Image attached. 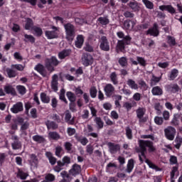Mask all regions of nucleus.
<instances>
[{"label":"nucleus","mask_w":182,"mask_h":182,"mask_svg":"<svg viewBox=\"0 0 182 182\" xmlns=\"http://www.w3.org/2000/svg\"><path fill=\"white\" fill-rule=\"evenodd\" d=\"M169 92H172V93H176L180 90V87L177 84L170 85L168 87Z\"/></svg>","instance_id":"2f4dec72"},{"label":"nucleus","mask_w":182,"mask_h":182,"mask_svg":"<svg viewBox=\"0 0 182 182\" xmlns=\"http://www.w3.org/2000/svg\"><path fill=\"white\" fill-rule=\"evenodd\" d=\"M46 156L48 159V160H49L50 164H52V166H54V164H56V158L53 157V155L52 154V153L46 152Z\"/></svg>","instance_id":"c85d7f7f"},{"label":"nucleus","mask_w":182,"mask_h":182,"mask_svg":"<svg viewBox=\"0 0 182 182\" xmlns=\"http://www.w3.org/2000/svg\"><path fill=\"white\" fill-rule=\"evenodd\" d=\"M30 163L33 167H36V166H38V158L35 154L31 155Z\"/></svg>","instance_id":"72a5a7b5"},{"label":"nucleus","mask_w":182,"mask_h":182,"mask_svg":"<svg viewBox=\"0 0 182 182\" xmlns=\"http://www.w3.org/2000/svg\"><path fill=\"white\" fill-rule=\"evenodd\" d=\"M128 6H129V8L132 9L134 12H137L140 11V6L139 5V3L136 1L129 2L128 4Z\"/></svg>","instance_id":"412c9836"},{"label":"nucleus","mask_w":182,"mask_h":182,"mask_svg":"<svg viewBox=\"0 0 182 182\" xmlns=\"http://www.w3.org/2000/svg\"><path fill=\"white\" fill-rule=\"evenodd\" d=\"M147 34L151 36H159V27L157 26V23H154V26L148 30Z\"/></svg>","instance_id":"2eb2a0df"},{"label":"nucleus","mask_w":182,"mask_h":182,"mask_svg":"<svg viewBox=\"0 0 182 182\" xmlns=\"http://www.w3.org/2000/svg\"><path fill=\"white\" fill-rule=\"evenodd\" d=\"M127 85L130 87V89H132V90H137L139 89V85L136 83V81L129 79L127 82Z\"/></svg>","instance_id":"5701e85b"},{"label":"nucleus","mask_w":182,"mask_h":182,"mask_svg":"<svg viewBox=\"0 0 182 182\" xmlns=\"http://www.w3.org/2000/svg\"><path fill=\"white\" fill-rule=\"evenodd\" d=\"M145 163L149 166L150 168H152L153 170H156V171H159V167L157 166L154 165L152 162L150 161L149 159H145Z\"/></svg>","instance_id":"c03bdc74"},{"label":"nucleus","mask_w":182,"mask_h":182,"mask_svg":"<svg viewBox=\"0 0 182 182\" xmlns=\"http://www.w3.org/2000/svg\"><path fill=\"white\" fill-rule=\"evenodd\" d=\"M58 75H54L52 77L51 87L54 92H58Z\"/></svg>","instance_id":"aec40b11"},{"label":"nucleus","mask_w":182,"mask_h":182,"mask_svg":"<svg viewBox=\"0 0 182 182\" xmlns=\"http://www.w3.org/2000/svg\"><path fill=\"white\" fill-rule=\"evenodd\" d=\"M146 114V109L139 107L136 109V117H138L140 123H146L147 122V117H144Z\"/></svg>","instance_id":"0eeeda50"},{"label":"nucleus","mask_w":182,"mask_h":182,"mask_svg":"<svg viewBox=\"0 0 182 182\" xmlns=\"http://www.w3.org/2000/svg\"><path fill=\"white\" fill-rule=\"evenodd\" d=\"M109 153L111 154H116L117 151H120V145L112 142L107 144Z\"/></svg>","instance_id":"9d476101"},{"label":"nucleus","mask_w":182,"mask_h":182,"mask_svg":"<svg viewBox=\"0 0 182 182\" xmlns=\"http://www.w3.org/2000/svg\"><path fill=\"white\" fill-rule=\"evenodd\" d=\"M134 25H136V21H125L124 22L123 29H125V31H133Z\"/></svg>","instance_id":"f8f14e48"},{"label":"nucleus","mask_w":182,"mask_h":182,"mask_svg":"<svg viewBox=\"0 0 182 182\" xmlns=\"http://www.w3.org/2000/svg\"><path fill=\"white\" fill-rule=\"evenodd\" d=\"M100 48L102 50H105V52L110 50V46H109V42L105 36L101 38Z\"/></svg>","instance_id":"1a4fd4ad"},{"label":"nucleus","mask_w":182,"mask_h":182,"mask_svg":"<svg viewBox=\"0 0 182 182\" xmlns=\"http://www.w3.org/2000/svg\"><path fill=\"white\" fill-rule=\"evenodd\" d=\"M95 122L96 124L98 126L99 129L103 128V121H102V119H100V117H96Z\"/></svg>","instance_id":"4d7b16f0"},{"label":"nucleus","mask_w":182,"mask_h":182,"mask_svg":"<svg viewBox=\"0 0 182 182\" xmlns=\"http://www.w3.org/2000/svg\"><path fill=\"white\" fill-rule=\"evenodd\" d=\"M22 110H23V104L21 102L14 105L11 108V112L14 114L19 113V112H22Z\"/></svg>","instance_id":"9b49d317"},{"label":"nucleus","mask_w":182,"mask_h":182,"mask_svg":"<svg viewBox=\"0 0 182 182\" xmlns=\"http://www.w3.org/2000/svg\"><path fill=\"white\" fill-rule=\"evenodd\" d=\"M70 119H72V115L70 114V112L69 111L65 112V120L68 123H70Z\"/></svg>","instance_id":"69168bd1"},{"label":"nucleus","mask_w":182,"mask_h":182,"mask_svg":"<svg viewBox=\"0 0 182 182\" xmlns=\"http://www.w3.org/2000/svg\"><path fill=\"white\" fill-rule=\"evenodd\" d=\"M33 31L34 32L33 33L34 35H36V36H41V35L43 33V32L42 31V28L39 27H36V26L33 27Z\"/></svg>","instance_id":"09e8293b"},{"label":"nucleus","mask_w":182,"mask_h":182,"mask_svg":"<svg viewBox=\"0 0 182 182\" xmlns=\"http://www.w3.org/2000/svg\"><path fill=\"white\" fill-rule=\"evenodd\" d=\"M35 70H37V72H38L39 73H41V75H42V76H46V73L45 72L43 65H40V64L37 65L35 67Z\"/></svg>","instance_id":"473e14b6"},{"label":"nucleus","mask_w":182,"mask_h":182,"mask_svg":"<svg viewBox=\"0 0 182 182\" xmlns=\"http://www.w3.org/2000/svg\"><path fill=\"white\" fill-rule=\"evenodd\" d=\"M110 79L111 81L112 82V83L114 85H117L118 81H117V75L116 74V73H112L110 75Z\"/></svg>","instance_id":"864d4df0"},{"label":"nucleus","mask_w":182,"mask_h":182,"mask_svg":"<svg viewBox=\"0 0 182 182\" xmlns=\"http://www.w3.org/2000/svg\"><path fill=\"white\" fill-rule=\"evenodd\" d=\"M41 100L43 103H49V102H50V98L45 93H41Z\"/></svg>","instance_id":"79ce46f5"},{"label":"nucleus","mask_w":182,"mask_h":182,"mask_svg":"<svg viewBox=\"0 0 182 182\" xmlns=\"http://www.w3.org/2000/svg\"><path fill=\"white\" fill-rule=\"evenodd\" d=\"M154 123L158 126H161L164 123V119L161 117L156 116L154 117Z\"/></svg>","instance_id":"37998d69"},{"label":"nucleus","mask_w":182,"mask_h":182,"mask_svg":"<svg viewBox=\"0 0 182 182\" xmlns=\"http://www.w3.org/2000/svg\"><path fill=\"white\" fill-rule=\"evenodd\" d=\"M104 91L106 96H107V97H110V96L113 95V92H114V87H113L112 84H107L104 87Z\"/></svg>","instance_id":"4468645a"},{"label":"nucleus","mask_w":182,"mask_h":182,"mask_svg":"<svg viewBox=\"0 0 182 182\" xmlns=\"http://www.w3.org/2000/svg\"><path fill=\"white\" fill-rule=\"evenodd\" d=\"M82 63L84 66H89L93 63V57L87 53H84L82 56Z\"/></svg>","instance_id":"6e6552de"},{"label":"nucleus","mask_w":182,"mask_h":182,"mask_svg":"<svg viewBox=\"0 0 182 182\" xmlns=\"http://www.w3.org/2000/svg\"><path fill=\"white\" fill-rule=\"evenodd\" d=\"M167 39L168 43L170 46H174V45H176V38H174V37L168 36Z\"/></svg>","instance_id":"bf43d9fd"},{"label":"nucleus","mask_w":182,"mask_h":182,"mask_svg":"<svg viewBox=\"0 0 182 182\" xmlns=\"http://www.w3.org/2000/svg\"><path fill=\"white\" fill-rule=\"evenodd\" d=\"M178 76V70L173 69L171 70L168 75L169 80H174V79H176V77H177Z\"/></svg>","instance_id":"a878e982"},{"label":"nucleus","mask_w":182,"mask_h":182,"mask_svg":"<svg viewBox=\"0 0 182 182\" xmlns=\"http://www.w3.org/2000/svg\"><path fill=\"white\" fill-rule=\"evenodd\" d=\"M161 79V77L153 76L151 78V86H154V85H156V83H159V82H160Z\"/></svg>","instance_id":"13d9d810"},{"label":"nucleus","mask_w":182,"mask_h":182,"mask_svg":"<svg viewBox=\"0 0 182 182\" xmlns=\"http://www.w3.org/2000/svg\"><path fill=\"white\" fill-rule=\"evenodd\" d=\"M137 62L140 63L141 66H146V60L141 57H137Z\"/></svg>","instance_id":"338daca9"},{"label":"nucleus","mask_w":182,"mask_h":182,"mask_svg":"<svg viewBox=\"0 0 182 182\" xmlns=\"http://www.w3.org/2000/svg\"><path fill=\"white\" fill-rule=\"evenodd\" d=\"M49 139H52L53 140H59L60 139V136L57 132H53L48 134Z\"/></svg>","instance_id":"a19ab883"},{"label":"nucleus","mask_w":182,"mask_h":182,"mask_svg":"<svg viewBox=\"0 0 182 182\" xmlns=\"http://www.w3.org/2000/svg\"><path fill=\"white\" fill-rule=\"evenodd\" d=\"M52 29L53 31H45V36H46L47 39H56V38L59 36V28L53 26Z\"/></svg>","instance_id":"39448f33"},{"label":"nucleus","mask_w":182,"mask_h":182,"mask_svg":"<svg viewBox=\"0 0 182 182\" xmlns=\"http://www.w3.org/2000/svg\"><path fill=\"white\" fill-rule=\"evenodd\" d=\"M162 116H163V119L164 120H170V112L167 110H165L163 112V114H162Z\"/></svg>","instance_id":"680f3d73"},{"label":"nucleus","mask_w":182,"mask_h":182,"mask_svg":"<svg viewBox=\"0 0 182 182\" xmlns=\"http://www.w3.org/2000/svg\"><path fill=\"white\" fill-rule=\"evenodd\" d=\"M182 138L177 136L175 139V147L176 149H180L181 147Z\"/></svg>","instance_id":"3c124183"},{"label":"nucleus","mask_w":182,"mask_h":182,"mask_svg":"<svg viewBox=\"0 0 182 182\" xmlns=\"http://www.w3.org/2000/svg\"><path fill=\"white\" fill-rule=\"evenodd\" d=\"M25 29H26V31H31V29H33V21L32 19L26 18Z\"/></svg>","instance_id":"bb28decb"},{"label":"nucleus","mask_w":182,"mask_h":182,"mask_svg":"<svg viewBox=\"0 0 182 182\" xmlns=\"http://www.w3.org/2000/svg\"><path fill=\"white\" fill-rule=\"evenodd\" d=\"M17 123H23V119L22 118H18L15 124H13L11 125V129L12 130H17L18 129V124H16Z\"/></svg>","instance_id":"8fccbe9b"},{"label":"nucleus","mask_w":182,"mask_h":182,"mask_svg":"<svg viewBox=\"0 0 182 182\" xmlns=\"http://www.w3.org/2000/svg\"><path fill=\"white\" fill-rule=\"evenodd\" d=\"M6 72L9 77H16V75H18L16 71H15V70H14L12 68H6Z\"/></svg>","instance_id":"7c9ffc66"},{"label":"nucleus","mask_w":182,"mask_h":182,"mask_svg":"<svg viewBox=\"0 0 182 182\" xmlns=\"http://www.w3.org/2000/svg\"><path fill=\"white\" fill-rule=\"evenodd\" d=\"M171 164H177V156H171L169 159Z\"/></svg>","instance_id":"774afa93"},{"label":"nucleus","mask_w":182,"mask_h":182,"mask_svg":"<svg viewBox=\"0 0 182 182\" xmlns=\"http://www.w3.org/2000/svg\"><path fill=\"white\" fill-rule=\"evenodd\" d=\"M75 138L76 139V140H77V141L81 143L82 146H86V144L89 143V140L85 136H79L77 135H75Z\"/></svg>","instance_id":"393cba45"},{"label":"nucleus","mask_w":182,"mask_h":182,"mask_svg":"<svg viewBox=\"0 0 182 182\" xmlns=\"http://www.w3.org/2000/svg\"><path fill=\"white\" fill-rule=\"evenodd\" d=\"M117 36L122 40H119L117 42V52H123L124 50V48H126V45H129V43H130L132 38L129 36H124V34L122 31L117 33Z\"/></svg>","instance_id":"f257e3e1"},{"label":"nucleus","mask_w":182,"mask_h":182,"mask_svg":"<svg viewBox=\"0 0 182 182\" xmlns=\"http://www.w3.org/2000/svg\"><path fill=\"white\" fill-rule=\"evenodd\" d=\"M67 97L70 100V102H75L76 100V96L72 92H67Z\"/></svg>","instance_id":"603ef678"},{"label":"nucleus","mask_w":182,"mask_h":182,"mask_svg":"<svg viewBox=\"0 0 182 182\" xmlns=\"http://www.w3.org/2000/svg\"><path fill=\"white\" fill-rule=\"evenodd\" d=\"M125 132L127 139L129 140H132V139H133V132L132 131V129H130V127H128L125 129Z\"/></svg>","instance_id":"a18cd8bd"},{"label":"nucleus","mask_w":182,"mask_h":182,"mask_svg":"<svg viewBox=\"0 0 182 182\" xmlns=\"http://www.w3.org/2000/svg\"><path fill=\"white\" fill-rule=\"evenodd\" d=\"M63 166H65L64 164H63L62 161H58L57 162V166L54 167V171H56V173H60V171H62Z\"/></svg>","instance_id":"4c0bfd02"},{"label":"nucleus","mask_w":182,"mask_h":182,"mask_svg":"<svg viewBox=\"0 0 182 182\" xmlns=\"http://www.w3.org/2000/svg\"><path fill=\"white\" fill-rule=\"evenodd\" d=\"M11 140H14V142L11 144L14 150H18V149H21V147H22V144L18 139V136L13 135L11 136Z\"/></svg>","instance_id":"ddd939ff"},{"label":"nucleus","mask_w":182,"mask_h":182,"mask_svg":"<svg viewBox=\"0 0 182 182\" xmlns=\"http://www.w3.org/2000/svg\"><path fill=\"white\" fill-rule=\"evenodd\" d=\"M4 92L7 93V95H11L15 96L16 95V92L15 91V88L12 85H6L4 86Z\"/></svg>","instance_id":"6ab92c4d"},{"label":"nucleus","mask_w":182,"mask_h":182,"mask_svg":"<svg viewBox=\"0 0 182 182\" xmlns=\"http://www.w3.org/2000/svg\"><path fill=\"white\" fill-rule=\"evenodd\" d=\"M61 177H63V179L60 181V182H70L73 180L72 176H70V174H69L67 171H63L60 173Z\"/></svg>","instance_id":"dca6fc26"},{"label":"nucleus","mask_w":182,"mask_h":182,"mask_svg":"<svg viewBox=\"0 0 182 182\" xmlns=\"http://www.w3.org/2000/svg\"><path fill=\"white\" fill-rule=\"evenodd\" d=\"M80 171H81L80 166L77 164H74L73 166V168L70 170V174H71V176H77V174H79Z\"/></svg>","instance_id":"f3484780"},{"label":"nucleus","mask_w":182,"mask_h":182,"mask_svg":"<svg viewBox=\"0 0 182 182\" xmlns=\"http://www.w3.org/2000/svg\"><path fill=\"white\" fill-rule=\"evenodd\" d=\"M133 168H134V160L129 159L127 164V172L132 173V171H133Z\"/></svg>","instance_id":"c756f323"},{"label":"nucleus","mask_w":182,"mask_h":182,"mask_svg":"<svg viewBox=\"0 0 182 182\" xmlns=\"http://www.w3.org/2000/svg\"><path fill=\"white\" fill-rule=\"evenodd\" d=\"M139 147L141 149V154L139 155V160L143 161V159H146V156L144 155V151H146V147H149L150 151H154V146H153V143L150 141H139Z\"/></svg>","instance_id":"f03ea898"},{"label":"nucleus","mask_w":182,"mask_h":182,"mask_svg":"<svg viewBox=\"0 0 182 182\" xmlns=\"http://www.w3.org/2000/svg\"><path fill=\"white\" fill-rule=\"evenodd\" d=\"M33 140L37 143H43V141H45V138L40 135H35L33 136Z\"/></svg>","instance_id":"49530a36"},{"label":"nucleus","mask_w":182,"mask_h":182,"mask_svg":"<svg viewBox=\"0 0 182 182\" xmlns=\"http://www.w3.org/2000/svg\"><path fill=\"white\" fill-rule=\"evenodd\" d=\"M98 22H100V25H102V26H105L106 25H108L109 23V18H107V17H100L97 19Z\"/></svg>","instance_id":"e433bc0d"},{"label":"nucleus","mask_w":182,"mask_h":182,"mask_svg":"<svg viewBox=\"0 0 182 182\" xmlns=\"http://www.w3.org/2000/svg\"><path fill=\"white\" fill-rule=\"evenodd\" d=\"M151 93L154 96H161L163 95V90L159 87H154L151 90Z\"/></svg>","instance_id":"b1692460"},{"label":"nucleus","mask_w":182,"mask_h":182,"mask_svg":"<svg viewBox=\"0 0 182 182\" xmlns=\"http://www.w3.org/2000/svg\"><path fill=\"white\" fill-rule=\"evenodd\" d=\"M16 89L20 95H25V93H26V88L23 85H18Z\"/></svg>","instance_id":"6e6d98bb"},{"label":"nucleus","mask_w":182,"mask_h":182,"mask_svg":"<svg viewBox=\"0 0 182 182\" xmlns=\"http://www.w3.org/2000/svg\"><path fill=\"white\" fill-rule=\"evenodd\" d=\"M90 93L91 97L95 98L97 95V90H96V87H93L90 89Z\"/></svg>","instance_id":"e2e57ef3"},{"label":"nucleus","mask_w":182,"mask_h":182,"mask_svg":"<svg viewBox=\"0 0 182 182\" xmlns=\"http://www.w3.org/2000/svg\"><path fill=\"white\" fill-rule=\"evenodd\" d=\"M17 176L21 180H26V178L28 177V176H29V174H28V173H26V172H23V171H22V170H18Z\"/></svg>","instance_id":"ea45409f"},{"label":"nucleus","mask_w":182,"mask_h":182,"mask_svg":"<svg viewBox=\"0 0 182 182\" xmlns=\"http://www.w3.org/2000/svg\"><path fill=\"white\" fill-rule=\"evenodd\" d=\"M64 29L65 31V38L70 42H72L73 39H75V36H76V28L75 26H73L70 23H68L64 24Z\"/></svg>","instance_id":"7ed1b4c3"},{"label":"nucleus","mask_w":182,"mask_h":182,"mask_svg":"<svg viewBox=\"0 0 182 182\" xmlns=\"http://www.w3.org/2000/svg\"><path fill=\"white\" fill-rule=\"evenodd\" d=\"M178 123H180V114H174L171 124L173 126H178Z\"/></svg>","instance_id":"cd10ccee"},{"label":"nucleus","mask_w":182,"mask_h":182,"mask_svg":"<svg viewBox=\"0 0 182 182\" xmlns=\"http://www.w3.org/2000/svg\"><path fill=\"white\" fill-rule=\"evenodd\" d=\"M119 63L122 67L126 66L127 65V58L126 57H122L119 60Z\"/></svg>","instance_id":"052dcab7"},{"label":"nucleus","mask_w":182,"mask_h":182,"mask_svg":"<svg viewBox=\"0 0 182 182\" xmlns=\"http://www.w3.org/2000/svg\"><path fill=\"white\" fill-rule=\"evenodd\" d=\"M55 181V175L52 174V173H48L46 176V181Z\"/></svg>","instance_id":"0e129e2a"},{"label":"nucleus","mask_w":182,"mask_h":182,"mask_svg":"<svg viewBox=\"0 0 182 182\" xmlns=\"http://www.w3.org/2000/svg\"><path fill=\"white\" fill-rule=\"evenodd\" d=\"M66 56H69V50H64L58 53L59 59H65Z\"/></svg>","instance_id":"de8ad7c7"},{"label":"nucleus","mask_w":182,"mask_h":182,"mask_svg":"<svg viewBox=\"0 0 182 182\" xmlns=\"http://www.w3.org/2000/svg\"><path fill=\"white\" fill-rule=\"evenodd\" d=\"M24 41L25 42H31V43H35V37H33L32 35H24Z\"/></svg>","instance_id":"58836bf2"},{"label":"nucleus","mask_w":182,"mask_h":182,"mask_svg":"<svg viewBox=\"0 0 182 182\" xmlns=\"http://www.w3.org/2000/svg\"><path fill=\"white\" fill-rule=\"evenodd\" d=\"M11 69H16V70L22 72L25 69V66L21 64L11 65Z\"/></svg>","instance_id":"5fc2aeb1"},{"label":"nucleus","mask_w":182,"mask_h":182,"mask_svg":"<svg viewBox=\"0 0 182 182\" xmlns=\"http://www.w3.org/2000/svg\"><path fill=\"white\" fill-rule=\"evenodd\" d=\"M166 138L168 140L172 141L174 140V137H176V128L169 126L164 129V130Z\"/></svg>","instance_id":"20e7f679"},{"label":"nucleus","mask_w":182,"mask_h":182,"mask_svg":"<svg viewBox=\"0 0 182 182\" xmlns=\"http://www.w3.org/2000/svg\"><path fill=\"white\" fill-rule=\"evenodd\" d=\"M160 11H167L169 14H176V9L171 5H162L159 6Z\"/></svg>","instance_id":"a211bd4d"},{"label":"nucleus","mask_w":182,"mask_h":182,"mask_svg":"<svg viewBox=\"0 0 182 182\" xmlns=\"http://www.w3.org/2000/svg\"><path fill=\"white\" fill-rule=\"evenodd\" d=\"M46 124L48 129H52L53 130H55V129H58V124L54 122L48 121Z\"/></svg>","instance_id":"f704fd0d"},{"label":"nucleus","mask_w":182,"mask_h":182,"mask_svg":"<svg viewBox=\"0 0 182 182\" xmlns=\"http://www.w3.org/2000/svg\"><path fill=\"white\" fill-rule=\"evenodd\" d=\"M142 2L147 9H153L154 8V4L149 0H142Z\"/></svg>","instance_id":"c9c22d12"},{"label":"nucleus","mask_w":182,"mask_h":182,"mask_svg":"<svg viewBox=\"0 0 182 182\" xmlns=\"http://www.w3.org/2000/svg\"><path fill=\"white\" fill-rule=\"evenodd\" d=\"M85 42V38H83V36L78 35L77 36L76 41H75V46L76 48H80L83 46V43Z\"/></svg>","instance_id":"4be33fe9"},{"label":"nucleus","mask_w":182,"mask_h":182,"mask_svg":"<svg viewBox=\"0 0 182 182\" xmlns=\"http://www.w3.org/2000/svg\"><path fill=\"white\" fill-rule=\"evenodd\" d=\"M46 65L48 70H50V72H53V67L52 66H58V65H59V61L55 57H52L50 58H47L46 60Z\"/></svg>","instance_id":"423d86ee"}]
</instances>
